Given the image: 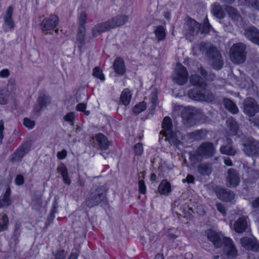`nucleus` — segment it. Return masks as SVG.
<instances>
[{"instance_id": "32", "label": "nucleus", "mask_w": 259, "mask_h": 259, "mask_svg": "<svg viewBox=\"0 0 259 259\" xmlns=\"http://www.w3.org/2000/svg\"><path fill=\"white\" fill-rule=\"evenodd\" d=\"M85 34V28H78L76 37V44L79 49L81 50L85 44L84 36Z\"/></svg>"}, {"instance_id": "64", "label": "nucleus", "mask_w": 259, "mask_h": 259, "mask_svg": "<svg viewBox=\"0 0 259 259\" xmlns=\"http://www.w3.org/2000/svg\"><path fill=\"white\" fill-rule=\"evenodd\" d=\"M251 204L252 207L259 209V196L253 200Z\"/></svg>"}, {"instance_id": "12", "label": "nucleus", "mask_w": 259, "mask_h": 259, "mask_svg": "<svg viewBox=\"0 0 259 259\" xmlns=\"http://www.w3.org/2000/svg\"><path fill=\"white\" fill-rule=\"evenodd\" d=\"M59 19L57 15L51 14L49 17L45 18L40 23V28L42 31L53 30L58 25Z\"/></svg>"}, {"instance_id": "40", "label": "nucleus", "mask_w": 259, "mask_h": 259, "mask_svg": "<svg viewBox=\"0 0 259 259\" xmlns=\"http://www.w3.org/2000/svg\"><path fill=\"white\" fill-rule=\"evenodd\" d=\"M42 204V197L40 195L34 194L32 198V206L33 209L39 210Z\"/></svg>"}, {"instance_id": "37", "label": "nucleus", "mask_w": 259, "mask_h": 259, "mask_svg": "<svg viewBox=\"0 0 259 259\" xmlns=\"http://www.w3.org/2000/svg\"><path fill=\"white\" fill-rule=\"evenodd\" d=\"M225 108L232 114H237L239 112V109L236 104L229 99H225L224 100Z\"/></svg>"}, {"instance_id": "22", "label": "nucleus", "mask_w": 259, "mask_h": 259, "mask_svg": "<svg viewBox=\"0 0 259 259\" xmlns=\"http://www.w3.org/2000/svg\"><path fill=\"white\" fill-rule=\"evenodd\" d=\"M21 227V223L20 222L17 221L15 223L13 232L10 240V244L11 245L15 246L18 244L19 238L22 231Z\"/></svg>"}, {"instance_id": "51", "label": "nucleus", "mask_w": 259, "mask_h": 259, "mask_svg": "<svg viewBox=\"0 0 259 259\" xmlns=\"http://www.w3.org/2000/svg\"><path fill=\"white\" fill-rule=\"evenodd\" d=\"M150 100L151 104V108L152 109H154L156 108L158 100L157 93L155 92L151 93Z\"/></svg>"}, {"instance_id": "43", "label": "nucleus", "mask_w": 259, "mask_h": 259, "mask_svg": "<svg viewBox=\"0 0 259 259\" xmlns=\"http://www.w3.org/2000/svg\"><path fill=\"white\" fill-rule=\"evenodd\" d=\"M9 218L6 214H4L0 218V232L5 231L8 228Z\"/></svg>"}, {"instance_id": "39", "label": "nucleus", "mask_w": 259, "mask_h": 259, "mask_svg": "<svg viewBox=\"0 0 259 259\" xmlns=\"http://www.w3.org/2000/svg\"><path fill=\"white\" fill-rule=\"evenodd\" d=\"M247 180L251 183H254L259 178L258 172L251 168L247 167L246 169Z\"/></svg>"}, {"instance_id": "31", "label": "nucleus", "mask_w": 259, "mask_h": 259, "mask_svg": "<svg viewBox=\"0 0 259 259\" xmlns=\"http://www.w3.org/2000/svg\"><path fill=\"white\" fill-rule=\"evenodd\" d=\"M159 193L163 195H168L171 192V185L166 180H162L158 188Z\"/></svg>"}, {"instance_id": "24", "label": "nucleus", "mask_w": 259, "mask_h": 259, "mask_svg": "<svg viewBox=\"0 0 259 259\" xmlns=\"http://www.w3.org/2000/svg\"><path fill=\"white\" fill-rule=\"evenodd\" d=\"M180 131H160V134L163 137H165V140L168 141L170 143L177 144L179 142V137Z\"/></svg>"}, {"instance_id": "7", "label": "nucleus", "mask_w": 259, "mask_h": 259, "mask_svg": "<svg viewBox=\"0 0 259 259\" xmlns=\"http://www.w3.org/2000/svg\"><path fill=\"white\" fill-rule=\"evenodd\" d=\"M32 145L30 141H27L23 143L16 151L9 157V160L11 162H20L24 156L31 150Z\"/></svg>"}, {"instance_id": "36", "label": "nucleus", "mask_w": 259, "mask_h": 259, "mask_svg": "<svg viewBox=\"0 0 259 259\" xmlns=\"http://www.w3.org/2000/svg\"><path fill=\"white\" fill-rule=\"evenodd\" d=\"M132 94L128 89H124L120 97V102L124 106L128 105L131 100Z\"/></svg>"}, {"instance_id": "35", "label": "nucleus", "mask_w": 259, "mask_h": 259, "mask_svg": "<svg viewBox=\"0 0 259 259\" xmlns=\"http://www.w3.org/2000/svg\"><path fill=\"white\" fill-rule=\"evenodd\" d=\"M156 38L158 41L165 40L166 35L165 28L162 25H159L156 27L154 31Z\"/></svg>"}, {"instance_id": "23", "label": "nucleus", "mask_w": 259, "mask_h": 259, "mask_svg": "<svg viewBox=\"0 0 259 259\" xmlns=\"http://www.w3.org/2000/svg\"><path fill=\"white\" fill-rule=\"evenodd\" d=\"M245 35L253 43L259 45V30L254 26L245 30Z\"/></svg>"}, {"instance_id": "25", "label": "nucleus", "mask_w": 259, "mask_h": 259, "mask_svg": "<svg viewBox=\"0 0 259 259\" xmlns=\"http://www.w3.org/2000/svg\"><path fill=\"white\" fill-rule=\"evenodd\" d=\"M247 226V217L242 216L234 223V229L237 233H242L246 230Z\"/></svg>"}, {"instance_id": "8", "label": "nucleus", "mask_w": 259, "mask_h": 259, "mask_svg": "<svg viewBox=\"0 0 259 259\" xmlns=\"http://www.w3.org/2000/svg\"><path fill=\"white\" fill-rule=\"evenodd\" d=\"M206 55L214 69L220 70L222 68L224 62L220 52L215 47L209 48L206 52Z\"/></svg>"}, {"instance_id": "49", "label": "nucleus", "mask_w": 259, "mask_h": 259, "mask_svg": "<svg viewBox=\"0 0 259 259\" xmlns=\"http://www.w3.org/2000/svg\"><path fill=\"white\" fill-rule=\"evenodd\" d=\"M93 75L99 79L101 81L105 80V77L103 73L102 70L100 69L99 67H96L93 69Z\"/></svg>"}, {"instance_id": "15", "label": "nucleus", "mask_w": 259, "mask_h": 259, "mask_svg": "<svg viewBox=\"0 0 259 259\" xmlns=\"http://www.w3.org/2000/svg\"><path fill=\"white\" fill-rule=\"evenodd\" d=\"M241 245L246 249L255 252L259 251V242L254 238L244 237L241 238Z\"/></svg>"}, {"instance_id": "2", "label": "nucleus", "mask_w": 259, "mask_h": 259, "mask_svg": "<svg viewBox=\"0 0 259 259\" xmlns=\"http://www.w3.org/2000/svg\"><path fill=\"white\" fill-rule=\"evenodd\" d=\"M174 108L175 110L182 109L181 111L182 121L187 127H192L196 124L198 122L197 119L201 114L200 109L192 106L183 107V106L179 105H175Z\"/></svg>"}, {"instance_id": "44", "label": "nucleus", "mask_w": 259, "mask_h": 259, "mask_svg": "<svg viewBox=\"0 0 259 259\" xmlns=\"http://www.w3.org/2000/svg\"><path fill=\"white\" fill-rule=\"evenodd\" d=\"M226 124L230 130H238L239 125L235 119L232 117L228 118L226 120Z\"/></svg>"}, {"instance_id": "27", "label": "nucleus", "mask_w": 259, "mask_h": 259, "mask_svg": "<svg viewBox=\"0 0 259 259\" xmlns=\"http://www.w3.org/2000/svg\"><path fill=\"white\" fill-rule=\"evenodd\" d=\"M114 71L119 75H122L125 72L124 62L121 57H117L114 60L113 64Z\"/></svg>"}, {"instance_id": "21", "label": "nucleus", "mask_w": 259, "mask_h": 259, "mask_svg": "<svg viewBox=\"0 0 259 259\" xmlns=\"http://www.w3.org/2000/svg\"><path fill=\"white\" fill-rule=\"evenodd\" d=\"M233 141L231 139L226 137L224 141L225 145L220 148V152L223 154L234 156L236 154V150L232 145Z\"/></svg>"}, {"instance_id": "10", "label": "nucleus", "mask_w": 259, "mask_h": 259, "mask_svg": "<svg viewBox=\"0 0 259 259\" xmlns=\"http://www.w3.org/2000/svg\"><path fill=\"white\" fill-rule=\"evenodd\" d=\"M188 73L186 68L181 64H178L173 75V80L179 85H183L188 80Z\"/></svg>"}, {"instance_id": "63", "label": "nucleus", "mask_w": 259, "mask_h": 259, "mask_svg": "<svg viewBox=\"0 0 259 259\" xmlns=\"http://www.w3.org/2000/svg\"><path fill=\"white\" fill-rule=\"evenodd\" d=\"M67 156V151L65 149L62 150L61 151L58 152L57 155V158L59 159H64Z\"/></svg>"}, {"instance_id": "13", "label": "nucleus", "mask_w": 259, "mask_h": 259, "mask_svg": "<svg viewBox=\"0 0 259 259\" xmlns=\"http://www.w3.org/2000/svg\"><path fill=\"white\" fill-rule=\"evenodd\" d=\"M223 246H224V252L228 258L233 259L237 257V249L230 238L226 237L224 239Z\"/></svg>"}, {"instance_id": "42", "label": "nucleus", "mask_w": 259, "mask_h": 259, "mask_svg": "<svg viewBox=\"0 0 259 259\" xmlns=\"http://www.w3.org/2000/svg\"><path fill=\"white\" fill-rule=\"evenodd\" d=\"M10 93L7 89H2L0 90V104L5 105L9 99Z\"/></svg>"}, {"instance_id": "16", "label": "nucleus", "mask_w": 259, "mask_h": 259, "mask_svg": "<svg viewBox=\"0 0 259 259\" xmlns=\"http://www.w3.org/2000/svg\"><path fill=\"white\" fill-rule=\"evenodd\" d=\"M198 149L205 159L212 157L215 151L213 144L209 142L202 143Z\"/></svg>"}, {"instance_id": "29", "label": "nucleus", "mask_w": 259, "mask_h": 259, "mask_svg": "<svg viewBox=\"0 0 259 259\" xmlns=\"http://www.w3.org/2000/svg\"><path fill=\"white\" fill-rule=\"evenodd\" d=\"M128 20V17L125 15H118L110 19L113 28L123 25Z\"/></svg>"}, {"instance_id": "57", "label": "nucleus", "mask_w": 259, "mask_h": 259, "mask_svg": "<svg viewBox=\"0 0 259 259\" xmlns=\"http://www.w3.org/2000/svg\"><path fill=\"white\" fill-rule=\"evenodd\" d=\"M5 24L9 27L10 30H13L15 27L14 22L12 18H4Z\"/></svg>"}, {"instance_id": "28", "label": "nucleus", "mask_w": 259, "mask_h": 259, "mask_svg": "<svg viewBox=\"0 0 259 259\" xmlns=\"http://www.w3.org/2000/svg\"><path fill=\"white\" fill-rule=\"evenodd\" d=\"M190 81L191 84L197 88L207 87V84L205 79L198 74H193L190 77Z\"/></svg>"}, {"instance_id": "62", "label": "nucleus", "mask_w": 259, "mask_h": 259, "mask_svg": "<svg viewBox=\"0 0 259 259\" xmlns=\"http://www.w3.org/2000/svg\"><path fill=\"white\" fill-rule=\"evenodd\" d=\"M13 12V8L12 6H9L6 11V14L4 18H12V14Z\"/></svg>"}, {"instance_id": "9", "label": "nucleus", "mask_w": 259, "mask_h": 259, "mask_svg": "<svg viewBox=\"0 0 259 259\" xmlns=\"http://www.w3.org/2000/svg\"><path fill=\"white\" fill-rule=\"evenodd\" d=\"M243 111L250 117L253 116L259 112V105L253 98L247 97L243 103Z\"/></svg>"}, {"instance_id": "61", "label": "nucleus", "mask_w": 259, "mask_h": 259, "mask_svg": "<svg viewBox=\"0 0 259 259\" xmlns=\"http://www.w3.org/2000/svg\"><path fill=\"white\" fill-rule=\"evenodd\" d=\"M57 204L55 202L53 204L52 208L51 210L50 218L54 219L55 218V213L57 212Z\"/></svg>"}, {"instance_id": "26", "label": "nucleus", "mask_w": 259, "mask_h": 259, "mask_svg": "<svg viewBox=\"0 0 259 259\" xmlns=\"http://www.w3.org/2000/svg\"><path fill=\"white\" fill-rule=\"evenodd\" d=\"M11 190L8 187L5 193L0 197V208L5 207L11 205L13 200L11 198Z\"/></svg>"}, {"instance_id": "33", "label": "nucleus", "mask_w": 259, "mask_h": 259, "mask_svg": "<svg viewBox=\"0 0 259 259\" xmlns=\"http://www.w3.org/2000/svg\"><path fill=\"white\" fill-rule=\"evenodd\" d=\"M197 169L198 172L202 176H209L212 170V166L209 163H200Z\"/></svg>"}, {"instance_id": "14", "label": "nucleus", "mask_w": 259, "mask_h": 259, "mask_svg": "<svg viewBox=\"0 0 259 259\" xmlns=\"http://www.w3.org/2000/svg\"><path fill=\"white\" fill-rule=\"evenodd\" d=\"M93 146L101 150H107L109 146V141L107 137L101 133L97 134L92 138Z\"/></svg>"}, {"instance_id": "1", "label": "nucleus", "mask_w": 259, "mask_h": 259, "mask_svg": "<svg viewBox=\"0 0 259 259\" xmlns=\"http://www.w3.org/2000/svg\"><path fill=\"white\" fill-rule=\"evenodd\" d=\"M228 134L232 136H238L240 138L244 148V152L250 156H259V142L254 139L242 135V131H229Z\"/></svg>"}, {"instance_id": "20", "label": "nucleus", "mask_w": 259, "mask_h": 259, "mask_svg": "<svg viewBox=\"0 0 259 259\" xmlns=\"http://www.w3.org/2000/svg\"><path fill=\"white\" fill-rule=\"evenodd\" d=\"M110 29H113L110 20L103 23H100L95 25L92 29V35L93 37H96L102 33Z\"/></svg>"}, {"instance_id": "11", "label": "nucleus", "mask_w": 259, "mask_h": 259, "mask_svg": "<svg viewBox=\"0 0 259 259\" xmlns=\"http://www.w3.org/2000/svg\"><path fill=\"white\" fill-rule=\"evenodd\" d=\"M205 233L207 239L213 243L215 247L220 248L223 246L224 239L226 237L221 232L208 229L206 231Z\"/></svg>"}, {"instance_id": "6", "label": "nucleus", "mask_w": 259, "mask_h": 259, "mask_svg": "<svg viewBox=\"0 0 259 259\" xmlns=\"http://www.w3.org/2000/svg\"><path fill=\"white\" fill-rule=\"evenodd\" d=\"M246 46L239 42L234 44L230 49V57L232 62L236 64H241L246 59Z\"/></svg>"}, {"instance_id": "58", "label": "nucleus", "mask_w": 259, "mask_h": 259, "mask_svg": "<svg viewBox=\"0 0 259 259\" xmlns=\"http://www.w3.org/2000/svg\"><path fill=\"white\" fill-rule=\"evenodd\" d=\"M217 210L221 212L224 216L226 215V210L225 206L221 203H217L216 204Z\"/></svg>"}, {"instance_id": "48", "label": "nucleus", "mask_w": 259, "mask_h": 259, "mask_svg": "<svg viewBox=\"0 0 259 259\" xmlns=\"http://www.w3.org/2000/svg\"><path fill=\"white\" fill-rule=\"evenodd\" d=\"M135 156H141L144 151L143 144L141 143H137L133 147Z\"/></svg>"}, {"instance_id": "46", "label": "nucleus", "mask_w": 259, "mask_h": 259, "mask_svg": "<svg viewBox=\"0 0 259 259\" xmlns=\"http://www.w3.org/2000/svg\"><path fill=\"white\" fill-rule=\"evenodd\" d=\"M205 135L203 131H194L190 134V138L194 140H199L202 139Z\"/></svg>"}, {"instance_id": "45", "label": "nucleus", "mask_w": 259, "mask_h": 259, "mask_svg": "<svg viewBox=\"0 0 259 259\" xmlns=\"http://www.w3.org/2000/svg\"><path fill=\"white\" fill-rule=\"evenodd\" d=\"M146 109V104L145 102H142L135 105L133 111L135 114H138L141 112L144 111Z\"/></svg>"}, {"instance_id": "50", "label": "nucleus", "mask_w": 259, "mask_h": 259, "mask_svg": "<svg viewBox=\"0 0 259 259\" xmlns=\"http://www.w3.org/2000/svg\"><path fill=\"white\" fill-rule=\"evenodd\" d=\"M162 127L163 130H171L172 122L171 118L168 116H166L163 118L162 123Z\"/></svg>"}, {"instance_id": "3", "label": "nucleus", "mask_w": 259, "mask_h": 259, "mask_svg": "<svg viewBox=\"0 0 259 259\" xmlns=\"http://www.w3.org/2000/svg\"><path fill=\"white\" fill-rule=\"evenodd\" d=\"M107 197L104 187L102 186H93L88 193L84 203L89 208H92L101 203L106 202Z\"/></svg>"}, {"instance_id": "34", "label": "nucleus", "mask_w": 259, "mask_h": 259, "mask_svg": "<svg viewBox=\"0 0 259 259\" xmlns=\"http://www.w3.org/2000/svg\"><path fill=\"white\" fill-rule=\"evenodd\" d=\"M226 11L229 17L235 23H238L241 21L242 17L240 15L238 11L232 7H228L226 8Z\"/></svg>"}, {"instance_id": "54", "label": "nucleus", "mask_w": 259, "mask_h": 259, "mask_svg": "<svg viewBox=\"0 0 259 259\" xmlns=\"http://www.w3.org/2000/svg\"><path fill=\"white\" fill-rule=\"evenodd\" d=\"M66 253L64 249H58L55 254V259H65Z\"/></svg>"}, {"instance_id": "60", "label": "nucleus", "mask_w": 259, "mask_h": 259, "mask_svg": "<svg viewBox=\"0 0 259 259\" xmlns=\"http://www.w3.org/2000/svg\"><path fill=\"white\" fill-rule=\"evenodd\" d=\"M194 177L191 175H188L186 179L182 180L183 183L193 184L194 183Z\"/></svg>"}, {"instance_id": "55", "label": "nucleus", "mask_w": 259, "mask_h": 259, "mask_svg": "<svg viewBox=\"0 0 259 259\" xmlns=\"http://www.w3.org/2000/svg\"><path fill=\"white\" fill-rule=\"evenodd\" d=\"M146 191V187L143 180H140L139 182V192L140 194H144Z\"/></svg>"}, {"instance_id": "52", "label": "nucleus", "mask_w": 259, "mask_h": 259, "mask_svg": "<svg viewBox=\"0 0 259 259\" xmlns=\"http://www.w3.org/2000/svg\"><path fill=\"white\" fill-rule=\"evenodd\" d=\"M87 20V14L84 12H81L79 17V27L85 28V23Z\"/></svg>"}, {"instance_id": "38", "label": "nucleus", "mask_w": 259, "mask_h": 259, "mask_svg": "<svg viewBox=\"0 0 259 259\" xmlns=\"http://www.w3.org/2000/svg\"><path fill=\"white\" fill-rule=\"evenodd\" d=\"M189 154V160L191 163L193 165L201 161L203 159V158H204L202 154L199 152L198 149H197V150L194 152H190Z\"/></svg>"}, {"instance_id": "18", "label": "nucleus", "mask_w": 259, "mask_h": 259, "mask_svg": "<svg viewBox=\"0 0 259 259\" xmlns=\"http://www.w3.org/2000/svg\"><path fill=\"white\" fill-rule=\"evenodd\" d=\"M51 102V98L48 95L44 93H40L39 94L37 100V105L34 108V111L38 113L41 110L49 105Z\"/></svg>"}, {"instance_id": "19", "label": "nucleus", "mask_w": 259, "mask_h": 259, "mask_svg": "<svg viewBox=\"0 0 259 259\" xmlns=\"http://www.w3.org/2000/svg\"><path fill=\"white\" fill-rule=\"evenodd\" d=\"M215 193L219 199L225 202L231 201L235 197V194L232 191L225 188H217Z\"/></svg>"}, {"instance_id": "30", "label": "nucleus", "mask_w": 259, "mask_h": 259, "mask_svg": "<svg viewBox=\"0 0 259 259\" xmlns=\"http://www.w3.org/2000/svg\"><path fill=\"white\" fill-rule=\"evenodd\" d=\"M57 170L61 174L63 182L67 185H70L71 180L68 177V169L66 165L63 163H61L58 167Z\"/></svg>"}, {"instance_id": "17", "label": "nucleus", "mask_w": 259, "mask_h": 259, "mask_svg": "<svg viewBox=\"0 0 259 259\" xmlns=\"http://www.w3.org/2000/svg\"><path fill=\"white\" fill-rule=\"evenodd\" d=\"M240 177L238 171L234 168L228 170L226 182L230 187H236L240 183Z\"/></svg>"}, {"instance_id": "53", "label": "nucleus", "mask_w": 259, "mask_h": 259, "mask_svg": "<svg viewBox=\"0 0 259 259\" xmlns=\"http://www.w3.org/2000/svg\"><path fill=\"white\" fill-rule=\"evenodd\" d=\"M75 118V114L73 112H69L64 117V119L65 121L68 122L70 124L72 125Z\"/></svg>"}, {"instance_id": "5", "label": "nucleus", "mask_w": 259, "mask_h": 259, "mask_svg": "<svg viewBox=\"0 0 259 259\" xmlns=\"http://www.w3.org/2000/svg\"><path fill=\"white\" fill-rule=\"evenodd\" d=\"M188 97L198 101L211 102L214 99V96L205 88H194L188 90Z\"/></svg>"}, {"instance_id": "47", "label": "nucleus", "mask_w": 259, "mask_h": 259, "mask_svg": "<svg viewBox=\"0 0 259 259\" xmlns=\"http://www.w3.org/2000/svg\"><path fill=\"white\" fill-rule=\"evenodd\" d=\"M211 28L212 27L209 24L207 18L206 17L204 20L202 26L200 27V31L201 33H208Z\"/></svg>"}, {"instance_id": "56", "label": "nucleus", "mask_w": 259, "mask_h": 259, "mask_svg": "<svg viewBox=\"0 0 259 259\" xmlns=\"http://www.w3.org/2000/svg\"><path fill=\"white\" fill-rule=\"evenodd\" d=\"M23 124L26 127L32 128L35 125V122L34 121L31 120L29 118H25L24 119Z\"/></svg>"}, {"instance_id": "41", "label": "nucleus", "mask_w": 259, "mask_h": 259, "mask_svg": "<svg viewBox=\"0 0 259 259\" xmlns=\"http://www.w3.org/2000/svg\"><path fill=\"white\" fill-rule=\"evenodd\" d=\"M211 12L217 18L221 19L224 17V13L221 6L218 3H214L212 6Z\"/></svg>"}, {"instance_id": "4", "label": "nucleus", "mask_w": 259, "mask_h": 259, "mask_svg": "<svg viewBox=\"0 0 259 259\" xmlns=\"http://www.w3.org/2000/svg\"><path fill=\"white\" fill-rule=\"evenodd\" d=\"M201 24L194 19L187 16L183 25V33L187 39L193 41L198 34Z\"/></svg>"}, {"instance_id": "59", "label": "nucleus", "mask_w": 259, "mask_h": 259, "mask_svg": "<svg viewBox=\"0 0 259 259\" xmlns=\"http://www.w3.org/2000/svg\"><path fill=\"white\" fill-rule=\"evenodd\" d=\"M15 181L17 185H22L24 182L23 176L21 175H17L15 178Z\"/></svg>"}]
</instances>
